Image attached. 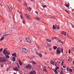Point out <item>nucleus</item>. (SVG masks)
Listing matches in <instances>:
<instances>
[{
  "label": "nucleus",
  "instance_id": "obj_31",
  "mask_svg": "<svg viewBox=\"0 0 74 74\" xmlns=\"http://www.w3.org/2000/svg\"><path fill=\"white\" fill-rule=\"evenodd\" d=\"M60 40H59L58 39H57V42L58 44L59 43Z\"/></svg>",
  "mask_w": 74,
  "mask_h": 74
},
{
  "label": "nucleus",
  "instance_id": "obj_14",
  "mask_svg": "<svg viewBox=\"0 0 74 74\" xmlns=\"http://www.w3.org/2000/svg\"><path fill=\"white\" fill-rule=\"evenodd\" d=\"M12 56H15V57H17L16 56V53H14L12 54Z\"/></svg>",
  "mask_w": 74,
  "mask_h": 74
},
{
  "label": "nucleus",
  "instance_id": "obj_34",
  "mask_svg": "<svg viewBox=\"0 0 74 74\" xmlns=\"http://www.w3.org/2000/svg\"><path fill=\"white\" fill-rule=\"evenodd\" d=\"M64 63V61H62L61 63V65L63 66V64Z\"/></svg>",
  "mask_w": 74,
  "mask_h": 74
},
{
  "label": "nucleus",
  "instance_id": "obj_41",
  "mask_svg": "<svg viewBox=\"0 0 74 74\" xmlns=\"http://www.w3.org/2000/svg\"><path fill=\"white\" fill-rule=\"evenodd\" d=\"M66 12H67V13H68V14H70V12H69V11H68L67 10H66Z\"/></svg>",
  "mask_w": 74,
  "mask_h": 74
},
{
  "label": "nucleus",
  "instance_id": "obj_36",
  "mask_svg": "<svg viewBox=\"0 0 74 74\" xmlns=\"http://www.w3.org/2000/svg\"><path fill=\"white\" fill-rule=\"evenodd\" d=\"M14 27L15 29H16V25L15 24V25H14Z\"/></svg>",
  "mask_w": 74,
  "mask_h": 74
},
{
  "label": "nucleus",
  "instance_id": "obj_26",
  "mask_svg": "<svg viewBox=\"0 0 74 74\" xmlns=\"http://www.w3.org/2000/svg\"><path fill=\"white\" fill-rule=\"evenodd\" d=\"M4 38V36H3L2 37V38L1 39V41H3V39Z\"/></svg>",
  "mask_w": 74,
  "mask_h": 74
},
{
  "label": "nucleus",
  "instance_id": "obj_44",
  "mask_svg": "<svg viewBox=\"0 0 74 74\" xmlns=\"http://www.w3.org/2000/svg\"><path fill=\"white\" fill-rule=\"evenodd\" d=\"M57 60L56 58H54L53 59V60Z\"/></svg>",
  "mask_w": 74,
  "mask_h": 74
},
{
  "label": "nucleus",
  "instance_id": "obj_47",
  "mask_svg": "<svg viewBox=\"0 0 74 74\" xmlns=\"http://www.w3.org/2000/svg\"><path fill=\"white\" fill-rule=\"evenodd\" d=\"M70 60H71V57H70L69 58V61H70Z\"/></svg>",
  "mask_w": 74,
  "mask_h": 74
},
{
  "label": "nucleus",
  "instance_id": "obj_63",
  "mask_svg": "<svg viewBox=\"0 0 74 74\" xmlns=\"http://www.w3.org/2000/svg\"><path fill=\"white\" fill-rule=\"evenodd\" d=\"M67 37H69V34H67Z\"/></svg>",
  "mask_w": 74,
  "mask_h": 74
},
{
  "label": "nucleus",
  "instance_id": "obj_48",
  "mask_svg": "<svg viewBox=\"0 0 74 74\" xmlns=\"http://www.w3.org/2000/svg\"><path fill=\"white\" fill-rule=\"evenodd\" d=\"M36 54H37V55H38V52L37 51L36 52Z\"/></svg>",
  "mask_w": 74,
  "mask_h": 74
},
{
  "label": "nucleus",
  "instance_id": "obj_49",
  "mask_svg": "<svg viewBox=\"0 0 74 74\" xmlns=\"http://www.w3.org/2000/svg\"><path fill=\"white\" fill-rule=\"evenodd\" d=\"M71 26H72V27H73V28H74V26L73 25H72Z\"/></svg>",
  "mask_w": 74,
  "mask_h": 74
},
{
  "label": "nucleus",
  "instance_id": "obj_37",
  "mask_svg": "<svg viewBox=\"0 0 74 74\" xmlns=\"http://www.w3.org/2000/svg\"><path fill=\"white\" fill-rule=\"evenodd\" d=\"M66 70L67 71H69V68H67Z\"/></svg>",
  "mask_w": 74,
  "mask_h": 74
},
{
  "label": "nucleus",
  "instance_id": "obj_55",
  "mask_svg": "<svg viewBox=\"0 0 74 74\" xmlns=\"http://www.w3.org/2000/svg\"><path fill=\"white\" fill-rule=\"evenodd\" d=\"M63 68H66V66H63Z\"/></svg>",
  "mask_w": 74,
  "mask_h": 74
},
{
  "label": "nucleus",
  "instance_id": "obj_22",
  "mask_svg": "<svg viewBox=\"0 0 74 74\" xmlns=\"http://www.w3.org/2000/svg\"><path fill=\"white\" fill-rule=\"evenodd\" d=\"M8 35H10V34H5L4 35H3V37H6L7 36H8Z\"/></svg>",
  "mask_w": 74,
  "mask_h": 74
},
{
  "label": "nucleus",
  "instance_id": "obj_35",
  "mask_svg": "<svg viewBox=\"0 0 74 74\" xmlns=\"http://www.w3.org/2000/svg\"><path fill=\"white\" fill-rule=\"evenodd\" d=\"M66 7H69V3H68L67 5H66Z\"/></svg>",
  "mask_w": 74,
  "mask_h": 74
},
{
  "label": "nucleus",
  "instance_id": "obj_24",
  "mask_svg": "<svg viewBox=\"0 0 74 74\" xmlns=\"http://www.w3.org/2000/svg\"><path fill=\"white\" fill-rule=\"evenodd\" d=\"M53 29H54V30H55V29H56V28L55 27V25H53Z\"/></svg>",
  "mask_w": 74,
  "mask_h": 74
},
{
  "label": "nucleus",
  "instance_id": "obj_40",
  "mask_svg": "<svg viewBox=\"0 0 74 74\" xmlns=\"http://www.w3.org/2000/svg\"><path fill=\"white\" fill-rule=\"evenodd\" d=\"M29 20H30L31 21H32V18L31 17L30 18H29Z\"/></svg>",
  "mask_w": 74,
  "mask_h": 74
},
{
  "label": "nucleus",
  "instance_id": "obj_11",
  "mask_svg": "<svg viewBox=\"0 0 74 74\" xmlns=\"http://www.w3.org/2000/svg\"><path fill=\"white\" fill-rule=\"evenodd\" d=\"M30 74H36V72L35 71H31L30 73Z\"/></svg>",
  "mask_w": 74,
  "mask_h": 74
},
{
  "label": "nucleus",
  "instance_id": "obj_43",
  "mask_svg": "<svg viewBox=\"0 0 74 74\" xmlns=\"http://www.w3.org/2000/svg\"><path fill=\"white\" fill-rule=\"evenodd\" d=\"M44 71H46L47 72V70L46 69H44Z\"/></svg>",
  "mask_w": 74,
  "mask_h": 74
},
{
  "label": "nucleus",
  "instance_id": "obj_38",
  "mask_svg": "<svg viewBox=\"0 0 74 74\" xmlns=\"http://www.w3.org/2000/svg\"><path fill=\"white\" fill-rule=\"evenodd\" d=\"M61 50H61L62 52V53H63V49H62V48Z\"/></svg>",
  "mask_w": 74,
  "mask_h": 74
},
{
  "label": "nucleus",
  "instance_id": "obj_52",
  "mask_svg": "<svg viewBox=\"0 0 74 74\" xmlns=\"http://www.w3.org/2000/svg\"><path fill=\"white\" fill-rule=\"evenodd\" d=\"M24 4L25 5H27V4L25 3Z\"/></svg>",
  "mask_w": 74,
  "mask_h": 74
},
{
  "label": "nucleus",
  "instance_id": "obj_1",
  "mask_svg": "<svg viewBox=\"0 0 74 74\" xmlns=\"http://www.w3.org/2000/svg\"><path fill=\"white\" fill-rule=\"evenodd\" d=\"M61 50H62V47H58L56 50V52L58 54L61 53Z\"/></svg>",
  "mask_w": 74,
  "mask_h": 74
},
{
  "label": "nucleus",
  "instance_id": "obj_58",
  "mask_svg": "<svg viewBox=\"0 0 74 74\" xmlns=\"http://www.w3.org/2000/svg\"><path fill=\"white\" fill-rule=\"evenodd\" d=\"M18 1H19V2H20L21 1H20V0H17Z\"/></svg>",
  "mask_w": 74,
  "mask_h": 74
},
{
  "label": "nucleus",
  "instance_id": "obj_16",
  "mask_svg": "<svg viewBox=\"0 0 74 74\" xmlns=\"http://www.w3.org/2000/svg\"><path fill=\"white\" fill-rule=\"evenodd\" d=\"M58 44H60V45H62V44H63V42L61 40H60Z\"/></svg>",
  "mask_w": 74,
  "mask_h": 74
},
{
  "label": "nucleus",
  "instance_id": "obj_3",
  "mask_svg": "<svg viewBox=\"0 0 74 74\" xmlns=\"http://www.w3.org/2000/svg\"><path fill=\"white\" fill-rule=\"evenodd\" d=\"M5 51V49H4V51H3V52L5 55H10V51Z\"/></svg>",
  "mask_w": 74,
  "mask_h": 74
},
{
  "label": "nucleus",
  "instance_id": "obj_30",
  "mask_svg": "<svg viewBox=\"0 0 74 74\" xmlns=\"http://www.w3.org/2000/svg\"><path fill=\"white\" fill-rule=\"evenodd\" d=\"M60 74H63V71H60Z\"/></svg>",
  "mask_w": 74,
  "mask_h": 74
},
{
  "label": "nucleus",
  "instance_id": "obj_59",
  "mask_svg": "<svg viewBox=\"0 0 74 74\" xmlns=\"http://www.w3.org/2000/svg\"><path fill=\"white\" fill-rule=\"evenodd\" d=\"M36 51H37V49H34Z\"/></svg>",
  "mask_w": 74,
  "mask_h": 74
},
{
  "label": "nucleus",
  "instance_id": "obj_57",
  "mask_svg": "<svg viewBox=\"0 0 74 74\" xmlns=\"http://www.w3.org/2000/svg\"><path fill=\"white\" fill-rule=\"evenodd\" d=\"M21 16V19H22L23 17H22V16L21 15V16Z\"/></svg>",
  "mask_w": 74,
  "mask_h": 74
},
{
  "label": "nucleus",
  "instance_id": "obj_15",
  "mask_svg": "<svg viewBox=\"0 0 74 74\" xmlns=\"http://www.w3.org/2000/svg\"><path fill=\"white\" fill-rule=\"evenodd\" d=\"M35 19H37V20H38V21H40V20H41L40 18L38 17H36Z\"/></svg>",
  "mask_w": 74,
  "mask_h": 74
},
{
  "label": "nucleus",
  "instance_id": "obj_18",
  "mask_svg": "<svg viewBox=\"0 0 74 74\" xmlns=\"http://www.w3.org/2000/svg\"><path fill=\"white\" fill-rule=\"evenodd\" d=\"M6 58L7 59H9L10 58V56L8 55H6Z\"/></svg>",
  "mask_w": 74,
  "mask_h": 74
},
{
  "label": "nucleus",
  "instance_id": "obj_5",
  "mask_svg": "<svg viewBox=\"0 0 74 74\" xmlns=\"http://www.w3.org/2000/svg\"><path fill=\"white\" fill-rule=\"evenodd\" d=\"M32 67V65L31 64H29L27 65L25 68L27 69H31Z\"/></svg>",
  "mask_w": 74,
  "mask_h": 74
},
{
  "label": "nucleus",
  "instance_id": "obj_60",
  "mask_svg": "<svg viewBox=\"0 0 74 74\" xmlns=\"http://www.w3.org/2000/svg\"><path fill=\"white\" fill-rule=\"evenodd\" d=\"M0 34H2L1 33V32H0Z\"/></svg>",
  "mask_w": 74,
  "mask_h": 74
},
{
  "label": "nucleus",
  "instance_id": "obj_10",
  "mask_svg": "<svg viewBox=\"0 0 74 74\" xmlns=\"http://www.w3.org/2000/svg\"><path fill=\"white\" fill-rule=\"evenodd\" d=\"M61 33L62 34H63L64 36H66V32L64 31H62L61 32Z\"/></svg>",
  "mask_w": 74,
  "mask_h": 74
},
{
  "label": "nucleus",
  "instance_id": "obj_56",
  "mask_svg": "<svg viewBox=\"0 0 74 74\" xmlns=\"http://www.w3.org/2000/svg\"><path fill=\"white\" fill-rule=\"evenodd\" d=\"M19 50H21V47H19Z\"/></svg>",
  "mask_w": 74,
  "mask_h": 74
},
{
  "label": "nucleus",
  "instance_id": "obj_42",
  "mask_svg": "<svg viewBox=\"0 0 74 74\" xmlns=\"http://www.w3.org/2000/svg\"><path fill=\"white\" fill-rule=\"evenodd\" d=\"M51 18H55V17H54V16H51Z\"/></svg>",
  "mask_w": 74,
  "mask_h": 74
},
{
  "label": "nucleus",
  "instance_id": "obj_54",
  "mask_svg": "<svg viewBox=\"0 0 74 74\" xmlns=\"http://www.w3.org/2000/svg\"><path fill=\"white\" fill-rule=\"evenodd\" d=\"M55 38H56H56H56V37H54V38L53 40H54V39H55Z\"/></svg>",
  "mask_w": 74,
  "mask_h": 74
},
{
  "label": "nucleus",
  "instance_id": "obj_25",
  "mask_svg": "<svg viewBox=\"0 0 74 74\" xmlns=\"http://www.w3.org/2000/svg\"><path fill=\"white\" fill-rule=\"evenodd\" d=\"M15 57H13V59L12 60H13V62H15Z\"/></svg>",
  "mask_w": 74,
  "mask_h": 74
},
{
  "label": "nucleus",
  "instance_id": "obj_21",
  "mask_svg": "<svg viewBox=\"0 0 74 74\" xmlns=\"http://www.w3.org/2000/svg\"><path fill=\"white\" fill-rule=\"evenodd\" d=\"M58 48V47L56 46H54L53 47V48L54 49H55V50H56V49Z\"/></svg>",
  "mask_w": 74,
  "mask_h": 74
},
{
  "label": "nucleus",
  "instance_id": "obj_46",
  "mask_svg": "<svg viewBox=\"0 0 74 74\" xmlns=\"http://www.w3.org/2000/svg\"><path fill=\"white\" fill-rule=\"evenodd\" d=\"M23 23L24 24H25V21H24V20H23Z\"/></svg>",
  "mask_w": 74,
  "mask_h": 74
},
{
  "label": "nucleus",
  "instance_id": "obj_28",
  "mask_svg": "<svg viewBox=\"0 0 74 74\" xmlns=\"http://www.w3.org/2000/svg\"><path fill=\"white\" fill-rule=\"evenodd\" d=\"M26 16L27 17V18L29 19L31 17L29 15L28 16H27L26 15Z\"/></svg>",
  "mask_w": 74,
  "mask_h": 74
},
{
  "label": "nucleus",
  "instance_id": "obj_27",
  "mask_svg": "<svg viewBox=\"0 0 74 74\" xmlns=\"http://www.w3.org/2000/svg\"><path fill=\"white\" fill-rule=\"evenodd\" d=\"M39 55L40 58H41V57H42V54L40 53H39Z\"/></svg>",
  "mask_w": 74,
  "mask_h": 74
},
{
  "label": "nucleus",
  "instance_id": "obj_9",
  "mask_svg": "<svg viewBox=\"0 0 74 74\" xmlns=\"http://www.w3.org/2000/svg\"><path fill=\"white\" fill-rule=\"evenodd\" d=\"M59 69L58 67H56L55 69L54 70V73L55 74H57V71H58V69Z\"/></svg>",
  "mask_w": 74,
  "mask_h": 74
},
{
  "label": "nucleus",
  "instance_id": "obj_51",
  "mask_svg": "<svg viewBox=\"0 0 74 74\" xmlns=\"http://www.w3.org/2000/svg\"><path fill=\"white\" fill-rule=\"evenodd\" d=\"M35 13H36V14H38V12H37V11H35Z\"/></svg>",
  "mask_w": 74,
  "mask_h": 74
},
{
  "label": "nucleus",
  "instance_id": "obj_17",
  "mask_svg": "<svg viewBox=\"0 0 74 74\" xmlns=\"http://www.w3.org/2000/svg\"><path fill=\"white\" fill-rule=\"evenodd\" d=\"M18 62H19V64L20 65V66H22V64L21 63V60H18Z\"/></svg>",
  "mask_w": 74,
  "mask_h": 74
},
{
  "label": "nucleus",
  "instance_id": "obj_39",
  "mask_svg": "<svg viewBox=\"0 0 74 74\" xmlns=\"http://www.w3.org/2000/svg\"><path fill=\"white\" fill-rule=\"evenodd\" d=\"M60 29V27H59V26H57V29Z\"/></svg>",
  "mask_w": 74,
  "mask_h": 74
},
{
  "label": "nucleus",
  "instance_id": "obj_19",
  "mask_svg": "<svg viewBox=\"0 0 74 74\" xmlns=\"http://www.w3.org/2000/svg\"><path fill=\"white\" fill-rule=\"evenodd\" d=\"M50 63L51 64H53V65H55V64H54V63L55 62H53V61H51Z\"/></svg>",
  "mask_w": 74,
  "mask_h": 74
},
{
  "label": "nucleus",
  "instance_id": "obj_33",
  "mask_svg": "<svg viewBox=\"0 0 74 74\" xmlns=\"http://www.w3.org/2000/svg\"><path fill=\"white\" fill-rule=\"evenodd\" d=\"M3 48H1L0 49V52H1L3 51Z\"/></svg>",
  "mask_w": 74,
  "mask_h": 74
},
{
  "label": "nucleus",
  "instance_id": "obj_62",
  "mask_svg": "<svg viewBox=\"0 0 74 74\" xmlns=\"http://www.w3.org/2000/svg\"><path fill=\"white\" fill-rule=\"evenodd\" d=\"M55 66H57V64H55Z\"/></svg>",
  "mask_w": 74,
  "mask_h": 74
},
{
  "label": "nucleus",
  "instance_id": "obj_13",
  "mask_svg": "<svg viewBox=\"0 0 74 74\" xmlns=\"http://www.w3.org/2000/svg\"><path fill=\"white\" fill-rule=\"evenodd\" d=\"M31 63L33 65L36 64V62L34 61H32Z\"/></svg>",
  "mask_w": 74,
  "mask_h": 74
},
{
  "label": "nucleus",
  "instance_id": "obj_23",
  "mask_svg": "<svg viewBox=\"0 0 74 74\" xmlns=\"http://www.w3.org/2000/svg\"><path fill=\"white\" fill-rule=\"evenodd\" d=\"M46 40L48 42H51V40H49V39H47Z\"/></svg>",
  "mask_w": 74,
  "mask_h": 74
},
{
  "label": "nucleus",
  "instance_id": "obj_45",
  "mask_svg": "<svg viewBox=\"0 0 74 74\" xmlns=\"http://www.w3.org/2000/svg\"><path fill=\"white\" fill-rule=\"evenodd\" d=\"M49 51H51L52 50L51 48H49Z\"/></svg>",
  "mask_w": 74,
  "mask_h": 74
},
{
  "label": "nucleus",
  "instance_id": "obj_64",
  "mask_svg": "<svg viewBox=\"0 0 74 74\" xmlns=\"http://www.w3.org/2000/svg\"><path fill=\"white\" fill-rule=\"evenodd\" d=\"M14 74H16V73H14Z\"/></svg>",
  "mask_w": 74,
  "mask_h": 74
},
{
  "label": "nucleus",
  "instance_id": "obj_50",
  "mask_svg": "<svg viewBox=\"0 0 74 74\" xmlns=\"http://www.w3.org/2000/svg\"><path fill=\"white\" fill-rule=\"evenodd\" d=\"M70 52H70V50H69V54H70Z\"/></svg>",
  "mask_w": 74,
  "mask_h": 74
},
{
  "label": "nucleus",
  "instance_id": "obj_32",
  "mask_svg": "<svg viewBox=\"0 0 74 74\" xmlns=\"http://www.w3.org/2000/svg\"><path fill=\"white\" fill-rule=\"evenodd\" d=\"M42 6L43 7V8H45L47 7V6L46 5H42Z\"/></svg>",
  "mask_w": 74,
  "mask_h": 74
},
{
  "label": "nucleus",
  "instance_id": "obj_4",
  "mask_svg": "<svg viewBox=\"0 0 74 74\" xmlns=\"http://www.w3.org/2000/svg\"><path fill=\"white\" fill-rule=\"evenodd\" d=\"M22 51L24 53H27V52L28 51L25 48H23V47L21 48Z\"/></svg>",
  "mask_w": 74,
  "mask_h": 74
},
{
  "label": "nucleus",
  "instance_id": "obj_8",
  "mask_svg": "<svg viewBox=\"0 0 74 74\" xmlns=\"http://www.w3.org/2000/svg\"><path fill=\"white\" fill-rule=\"evenodd\" d=\"M45 47H49L51 46V45L47 43V42H45Z\"/></svg>",
  "mask_w": 74,
  "mask_h": 74
},
{
  "label": "nucleus",
  "instance_id": "obj_7",
  "mask_svg": "<svg viewBox=\"0 0 74 74\" xmlns=\"http://www.w3.org/2000/svg\"><path fill=\"white\" fill-rule=\"evenodd\" d=\"M26 40L27 42H29V43H31L32 42L30 39L29 38H26Z\"/></svg>",
  "mask_w": 74,
  "mask_h": 74
},
{
  "label": "nucleus",
  "instance_id": "obj_20",
  "mask_svg": "<svg viewBox=\"0 0 74 74\" xmlns=\"http://www.w3.org/2000/svg\"><path fill=\"white\" fill-rule=\"evenodd\" d=\"M28 10L29 11H31V10H32V9L30 7H29L28 8Z\"/></svg>",
  "mask_w": 74,
  "mask_h": 74
},
{
  "label": "nucleus",
  "instance_id": "obj_6",
  "mask_svg": "<svg viewBox=\"0 0 74 74\" xmlns=\"http://www.w3.org/2000/svg\"><path fill=\"white\" fill-rule=\"evenodd\" d=\"M7 6L9 10V13L11 14H12V12L11 11V10H10V8H11V6H10V5H7Z\"/></svg>",
  "mask_w": 74,
  "mask_h": 74
},
{
  "label": "nucleus",
  "instance_id": "obj_2",
  "mask_svg": "<svg viewBox=\"0 0 74 74\" xmlns=\"http://www.w3.org/2000/svg\"><path fill=\"white\" fill-rule=\"evenodd\" d=\"M5 59H6V58H3L0 57V62L2 63V62H6V60H5Z\"/></svg>",
  "mask_w": 74,
  "mask_h": 74
},
{
  "label": "nucleus",
  "instance_id": "obj_61",
  "mask_svg": "<svg viewBox=\"0 0 74 74\" xmlns=\"http://www.w3.org/2000/svg\"><path fill=\"white\" fill-rule=\"evenodd\" d=\"M33 26H36V25L34 24Z\"/></svg>",
  "mask_w": 74,
  "mask_h": 74
},
{
  "label": "nucleus",
  "instance_id": "obj_29",
  "mask_svg": "<svg viewBox=\"0 0 74 74\" xmlns=\"http://www.w3.org/2000/svg\"><path fill=\"white\" fill-rule=\"evenodd\" d=\"M69 70L70 71L71 73H72L73 72V70L72 69H69Z\"/></svg>",
  "mask_w": 74,
  "mask_h": 74
},
{
  "label": "nucleus",
  "instance_id": "obj_12",
  "mask_svg": "<svg viewBox=\"0 0 74 74\" xmlns=\"http://www.w3.org/2000/svg\"><path fill=\"white\" fill-rule=\"evenodd\" d=\"M14 70L16 71H19V69H18V67H16L14 68Z\"/></svg>",
  "mask_w": 74,
  "mask_h": 74
},
{
  "label": "nucleus",
  "instance_id": "obj_53",
  "mask_svg": "<svg viewBox=\"0 0 74 74\" xmlns=\"http://www.w3.org/2000/svg\"><path fill=\"white\" fill-rule=\"evenodd\" d=\"M18 69H20V67H19V65H18Z\"/></svg>",
  "mask_w": 74,
  "mask_h": 74
}]
</instances>
